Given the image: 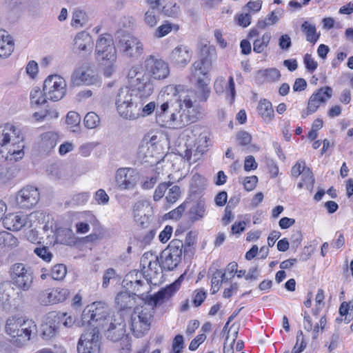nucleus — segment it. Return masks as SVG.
Instances as JSON below:
<instances>
[{
    "label": "nucleus",
    "instance_id": "obj_1",
    "mask_svg": "<svg viewBox=\"0 0 353 353\" xmlns=\"http://www.w3.org/2000/svg\"><path fill=\"white\" fill-rule=\"evenodd\" d=\"M164 101L160 105L157 104L156 110V122L161 127L171 128L174 111L181 105V101H188L186 99L185 90L183 86L169 85L164 91ZM189 103H186L188 105Z\"/></svg>",
    "mask_w": 353,
    "mask_h": 353
},
{
    "label": "nucleus",
    "instance_id": "obj_2",
    "mask_svg": "<svg viewBox=\"0 0 353 353\" xmlns=\"http://www.w3.org/2000/svg\"><path fill=\"white\" fill-rule=\"evenodd\" d=\"M23 136L14 125L0 126V159L18 161L24 155Z\"/></svg>",
    "mask_w": 353,
    "mask_h": 353
},
{
    "label": "nucleus",
    "instance_id": "obj_3",
    "mask_svg": "<svg viewBox=\"0 0 353 353\" xmlns=\"http://www.w3.org/2000/svg\"><path fill=\"white\" fill-rule=\"evenodd\" d=\"M114 316L115 315H110L109 307L105 303L94 302L87 305L83 310L81 321L78 322V326L90 327L85 330L89 332L97 330L99 335V330L106 328Z\"/></svg>",
    "mask_w": 353,
    "mask_h": 353
},
{
    "label": "nucleus",
    "instance_id": "obj_4",
    "mask_svg": "<svg viewBox=\"0 0 353 353\" xmlns=\"http://www.w3.org/2000/svg\"><path fill=\"white\" fill-rule=\"evenodd\" d=\"M186 99H189V105H186L188 101H181V105L174 111L170 128L181 129L190 124L194 123L199 116V112L194 105L198 98L194 96V90H185Z\"/></svg>",
    "mask_w": 353,
    "mask_h": 353
},
{
    "label": "nucleus",
    "instance_id": "obj_5",
    "mask_svg": "<svg viewBox=\"0 0 353 353\" xmlns=\"http://www.w3.org/2000/svg\"><path fill=\"white\" fill-rule=\"evenodd\" d=\"M212 68V61L210 58L205 57L196 61L192 64V73L194 77L197 78L196 83V90L194 91V96L198 98L199 101L205 102L208 100L210 89L208 87L210 78L208 74Z\"/></svg>",
    "mask_w": 353,
    "mask_h": 353
},
{
    "label": "nucleus",
    "instance_id": "obj_6",
    "mask_svg": "<svg viewBox=\"0 0 353 353\" xmlns=\"http://www.w3.org/2000/svg\"><path fill=\"white\" fill-rule=\"evenodd\" d=\"M97 59L104 65V75L110 77L113 71L114 64L117 60V50L113 39L110 34L99 37L96 43Z\"/></svg>",
    "mask_w": 353,
    "mask_h": 353
},
{
    "label": "nucleus",
    "instance_id": "obj_7",
    "mask_svg": "<svg viewBox=\"0 0 353 353\" xmlns=\"http://www.w3.org/2000/svg\"><path fill=\"white\" fill-rule=\"evenodd\" d=\"M134 92L128 87L121 88L118 91L115 104L117 112L123 118L134 120V117L139 114L140 107L137 102L141 98Z\"/></svg>",
    "mask_w": 353,
    "mask_h": 353
},
{
    "label": "nucleus",
    "instance_id": "obj_8",
    "mask_svg": "<svg viewBox=\"0 0 353 353\" xmlns=\"http://www.w3.org/2000/svg\"><path fill=\"white\" fill-rule=\"evenodd\" d=\"M9 272L11 282L16 288L24 292L32 289L34 276L30 266L16 263L10 267Z\"/></svg>",
    "mask_w": 353,
    "mask_h": 353
},
{
    "label": "nucleus",
    "instance_id": "obj_9",
    "mask_svg": "<svg viewBox=\"0 0 353 353\" xmlns=\"http://www.w3.org/2000/svg\"><path fill=\"white\" fill-rule=\"evenodd\" d=\"M141 265H143V269L145 268L146 265L148 266V270L143 272L146 284L157 285L159 279L162 277L163 269L159 257L152 253H145L141 259Z\"/></svg>",
    "mask_w": 353,
    "mask_h": 353
},
{
    "label": "nucleus",
    "instance_id": "obj_10",
    "mask_svg": "<svg viewBox=\"0 0 353 353\" xmlns=\"http://www.w3.org/2000/svg\"><path fill=\"white\" fill-rule=\"evenodd\" d=\"M117 48L123 56L137 58L143 53V44L137 38L124 34V32H119L117 33Z\"/></svg>",
    "mask_w": 353,
    "mask_h": 353
},
{
    "label": "nucleus",
    "instance_id": "obj_11",
    "mask_svg": "<svg viewBox=\"0 0 353 353\" xmlns=\"http://www.w3.org/2000/svg\"><path fill=\"white\" fill-rule=\"evenodd\" d=\"M43 91L48 100L59 101L66 92L65 80L57 74L50 75L44 81Z\"/></svg>",
    "mask_w": 353,
    "mask_h": 353
},
{
    "label": "nucleus",
    "instance_id": "obj_12",
    "mask_svg": "<svg viewBox=\"0 0 353 353\" xmlns=\"http://www.w3.org/2000/svg\"><path fill=\"white\" fill-rule=\"evenodd\" d=\"M139 180V172L135 169L131 168H119L114 176L115 185L121 191L134 189Z\"/></svg>",
    "mask_w": 353,
    "mask_h": 353
},
{
    "label": "nucleus",
    "instance_id": "obj_13",
    "mask_svg": "<svg viewBox=\"0 0 353 353\" xmlns=\"http://www.w3.org/2000/svg\"><path fill=\"white\" fill-rule=\"evenodd\" d=\"M65 314L56 312L48 313L41 326V336L44 340H50L59 332V329Z\"/></svg>",
    "mask_w": 353,
    "mask_h": 353
},
{
    "label": "nucleus",
    "instance_id": "obj_14",
    "mask_svg": "<svg viewBox=\"0 0 353 353\" xmlns=\"http://www.w3.org/2000/svg\"><path fill=\"white\" fill-rule=\"evenodd\" d=\"M78 353H99V335L98 331L94 330V332L85 330L81 334L77 343Z\"/></svg>",
    "mask_w": 353,
    "mask_h": 353
},
{
    "label": "nucleus",
    "instance_id": "obj_15",
    "mask_svg": "<svg viewBox=\"0 0 353 353\" xmlns=\"http://www.w3.org/2000/svg\"><path fill=\"white\" fill-rule=\"evenodd\" d=\"M145 67L148 75L154 79H164L170 74L168 64L162 59H155L153 56L146 59Z\"/></svg>",
    "mask_w": 353,
    "mask_h": 353
},
{
    "label": "nucleus",
    "instance_id": "obj_16",
    "mask_svg": "<svg viewBox=\"0 0 353 353\" xmlns=\"http://www.w3.org/2000/svg\"><path fill=\"white\" fill-rule=\"evenodd\" d=\"M39 201V192L37 188L28 185L17 194V202L21 208L30 209Z\"/></svg>",
    "mask_w": 353,
    "mask_h": 353
},
{
    "label": "nucleus",
    "instance_id": "obj_17",
    "mask_svg": "<svg viewBox=\"0 0 353 353\" xmlns=\"http://www.w3.org/2000/svg\"><path fill=\"white\" fill-rule=\"evenodd\" d=\"M180 281L179 280L174 281L165 288H161L159 292L152 296L144 295L143 297L156 307L168 301L173 294L179 289Z\"/></svg>",
    "mask_w": 353,
    "mask_h": 353
},
{
    "label": "nucleus",
    "instance_id": "obj_18",
    "mask_svg": "<svg viewBox=\"0 0 353 353\" xmlns=\"http://www.w3.org/2000/svg\"><path fill=\"white\" fill-rule=\"evenodd\" d=\"M130 85L131 91H135L139 98L149 97L153 92V84L146 74L139 73L137 78L131 80Z\"/></svg>",
    "mask_w": 353,
    "mask_h": 353
},
{
    "label": "nucleus",
    "instance_id": "obj_19",
    "mask_svg": "<svg viewBox=\"0 0 353 353\" xmlns=\"http://www.w3.org/2000/svg\"><path fill=\"white\" fill-rule=\"evenodd\" d=\"M70 292L66 288H57L41 292L39 295V301L43 305H48L64 301Z\"/></svg>",
    "mask_w": 353,
    "mask_h": 353
},
{
    "label": "nucleus",
    "instance_id": "obj_20",
    "mask_svg": "<svg viewBox=\"0 0 353 353\" xmlns=\"http://www.w3.org/2000/svg\"><path fill=\"white\" fill-rule=\"evenodd\" d=\"M71 83L74 86H79L81 85H99L98 76L95 74L92 71L83 70L81 68H79L73 72L71 76Z\"/></svg>",
    "mask_w": 353,
    "mask_h": 353
},
{
    "label": "nucleus",
    "instance_id": "obj_21",
    "mask_svg": "<svg viewBox=\"0 0 353 353\" xmlns=\"http://www.w3.org/2000/svg\"><path fill=\"white\" fill-rule=\"evenodd\" d=\"M125 323L123 317L114 316V318L109 322L106 336L113 342L122 339L125 334Z\"/></svg>",
    "mask_w": 353,
    "mask_h": 353
},
{
    "label": "nucleus",
    "instance_id": "obj_22",
    "mask_svg": "<svg viewBox=\"0 0 353 353\" xmlns=\"http://www.w3.org/2000/svg\"><path fill=\"white\" fill-rule=\"evenodd\" d=\"M332 96V88L330 86H325L318 89L310 97L307 106L312 112H316L321 103H324L327 99Z\"/></svg>",
    "mask_w": 353,
    "mask_h": 353
},
{
    "label": "nucleus",
    "instance_id": "obj_23",
    "mask_svg": "<svg viewBox=\"0 0 353 353\" xmlns=\"http://www.w3.org/2000/svg\"><path fill=\"white\" fill-rule=\"evenodd\" d=\"M192 52L184 45L176 46L170 55V61L181 67L185 66L191 60Z\"/></svg>",
    "mask_w": 353,
    "mask_h": 353
},
{
    "label": "nucleus",
    "instance_id": "obj_24",
    "mask_svg": "<svg viewBox=\"0 0 353 353\" xmlns=\"http://www.w3.org/2000/svg\"><path fill=\"white\" fill-rule=\"evenodd\" d=\"M143 317H141L137 313L132 312L130 315V323L133 334L137 337H142L150 330L152 322L145 321Z\"/></svg>",
    "mask_w": 353,
    "mask_h": 353
},
{
    "label": "nucleus",
    "instance_id": "obj_25",
    "mask_svg": "<svg viewBox=\"0 0 353 353\" xmlns=\"http://www.w3.org/2000/svg\"><path fill=\"white\" fill-rule=\"evenodd\" d=\"M135 296H139L136 293L130 294L128 292H121L117 294L115 298V303L119 312L117 316L123 317L125 310L131 309L135 302Z\"/></svg>",
    "mask_w": 353,
    "mask_h": 353
},
{
    "label": "nucleus",
    "instance_id": "obj_26",
    "mask_svg": "<svg viewBox=\"0 0 353 353\" xmlns=\"http://www.w3.org/2000/svg\"><path fill=\"white\" fill-rule=\"evenodd\" d=\"M74 46L79 52H90L93 48V41L88 32L82 31L75 36Z\"/></svg>",
    "mask_w": 353,
    "mask_h": 353
},
{
    "label": "nucleus",
    "instance_id": "obj_27",
    "mask_svg": "<svg viewBox=\"0 0 353 353\" xmlns=\"http://www.w3.org/2000/svg\"><path fill=\"white\" fill-rule=\"evenodd\" d=\"M27 216L17 214H10L3 220L5 227L10 230L19 231L26 224Z\"/></svg>",
    "mask_w": 353,
    "mask_h": 353
},
{
    "label": "nucleus",
    "instance_id": "obj_28",
    "mask_svg": "<svg viewBox=\"0 0 353 353\" xmlns=\"http://www.w3.org/2000/svg\"><path fill=\"white\" fill-rule=\"evenodd\" d=\"M255 81L258 83L274 82L281 77L280 71L274 68L259 70L256 72Z\"/></svg>",
    "mask_w": 353,
    "mask_h": 353
},
{
    "label": "nucleus",
    "instance_id": "obj_29",
    "mask_svg": "<svg viewBox=\"0 0 353 353\" xmlns=\"http://www.w3.org/2000/svg\"><path fill=\"white\" fill-rule=\"evenodd\" d=\"M141 296L142 303L135 307L133 312L137 313L141 317H143V319L145 320V321H150L152 322L154 314V307L143 297V292L141 294Z\"/></svg>",
    "mask_w": 353,
    "mask_h": 353
},
{
    "label": "nucleus",
    "instance_id": "obj_30",
    "mask_svg": "<svg viewBox=\"0 0 353 353\" xmlns=\"http://www.w3.org/2000/svg\"><path fill=\"white\" fill-rule=\"evenodd\" d=\"M14 50V42L8 33L0 29V57H7Z\"/></svg>",
    "mask_w": 353,
    "mask_h": 353
},
{
    "label": "nucleus",
    "instance_id": "obj_31",
    "mask_svg": "<svg viewBox=\"0 0 353 353\" xmlns=\"http://www.w3.org/2000/svg\"><path fill=\"white\" fill-rule=\"evenodd\" d=\"M257 111L265 122H270L274 119V113L272 103L265 99L260 100Z\"/></svg>",
    "mask_w": 353,
    "mask_h": 353
},
{
    "label": "nucleus",
    "instance_id": "obj_32",
    "mask_svg": "<svg viewBox=\"0 0 353 353\" xmlns=\"http://www.w3.org/2000/svg\"><path fill=\"white\" fill-rule=\"evenodd\" d=\"M161 264L164 270H173L181 262V258L174 256L168 251H163L160 256Z\"/></svg>",
    "mask_w": 353,
    "mask_h": 353
},
{
    "label": "nucleus",
    "instance_id": "obj_33",
    "mask_svg": "<svg viewBox=\"0 0 353 353\" xmlns=\"http://www.w3.org/2000/svg\"><path fill=\"white\" fill-rule=\"evenodd\" d=\"M205 212V203L203 201H199L190 207L188 212L189 219L192 223L199 221L204 216Z\"/></svg>",
    "mask_w": 353,
    "mask_h": 353
},
{
    "label": "nucleus",
    "instance_id": "obj_34",
    "mask_svg": "<svg viewBox=\"0 0 353 353\" xmlns=\"http://www.w3.org/2000/svg\"><path fill=\"white\" fill-rule=\"evenodd\" d=\"M21 330L23 334V342L28 341L32 335L37 332V327L34 321L23 319L21 322Z\"/></svg>",
    "mask_w": 353,
    "mask_h": 353
},
{
    "label": "nucleus",
    "instance_id": "obj_35",
    "mask_svg": "<svg viewBox=\"0 0 353 353\" xmlns=\"http://www.w3.org/2000/svg\"><path fill=\"white\" fill-rule=\"evenodd\" d=\"M58 134L53 132H47L41 135V145L44 151L49 152L57 144Z\"/></svg>",
    "mask_w": 353,
    "mask_h": 353
},
{
    "label": "nucleus",
    "instance_id": "obj_36",
    "mask_svg": "<svg viewBox=\"0 0 353 353\" xmlns=\"http://www.w3.org/2000/svg\"><path fill=\"white\" fill-rule=\"evenodd\" d=\"M148 98V97H145V99L141 98L139 102H137V105H139L140 110L139 111V114L134 117V119H137L140 117H147L154 111L156 112L157 105H156V103L154 101H151L144 105Z\"/></svg>",
    "mask_w": 353,
    "mask_h": 353
},
{
    "label": "nucleus",
    "instance_id": "obj_37",
    "mask_svg": "<svg viewBox=\"0 0 353 353\" xmlns=\"http://www.w3.org/2000/svg\"><path fill=\"white\" fill-rule=\"evenodd\" d=\"M23 318H9L5 326L6 333L11 337H16L18 335L19 328L21 326Z\"/></svg>",
    "mask_w": 353,
    "mask_h": 353
},
{
    "label": "nucleus",
    "instance_id": "obj_38",
    "mask_svg": "<svg viewBox=\"0 0 353 353\" xmlns=\"http://www.w3.org/2000/svg\"><path fill=\"white\" fill-rule=\"evenodd\" d=\"M301 30L305 34L306 40L314 44L319 39L320 34H316V30L314 25L305 21L301 25Z\"/></svg>",
    "mask_w": 353,
    "mask_h": 353
},
{
    "label": "nucleus",
    "instance_id": "obj_39",
    "mask_svg": "<svg viewBox=\"0 0 353 353\" xmlns=\"http://www.w3.org/2000/svg\"><path fill=\"white\" fill-rule=\"evenodd\" d=\"M184 244L183 241L178 239L172 240L167 248L164 251H168V253H172L174 256L182 259V254Z\"/></svg>",
    "mask_w": 353,
    "mask_h": 353
},
{
    "label": "nucleus",
    "instance_id": "obj_40",
    "mask_svg": "<svg viewBox=\"0 0 353 353\" xmlns=\"http://www.w3.org/2000/svg\"><path fill=\"white\" fill-rule=\"evenodd\" d=\"M73 232L68 228H59L55 233L56 243L68 245L70 243Z\"/></svg>",
    "mask_w": 353,
    "mask_h": 353
},
{
    "label": "nucleus",
    "instance_id": "obj_41",
    "mask_svg": "<svg viewBox=\"0 0 353 353\" xmlns=\"http://www.w3.org/2000/svg\"><path fill=\"white\" fill-rule=\"evenodd\" d=\"M30 98L31 104L37 106L46 103L48 99L39 87H35L31 90Z\"/></svg>",
    "mask_w": 353,
    "mask_h": 353
},
{
    "label": "nucleus",
    "instance_id": "obj_42",
    "mask_svg": "<svg viewBox=\"0 0 353 353\" xmlns=\"http://www.w3.org/2000/svg\"><path fill=\"white\" fill-rule=\"evenodd\" d=\"M271 39V34L270 32L263 34L261 39H256L253 42V50L256 53H261L264 51L265 48L268 46Z\"/></svg>",
    "mask_w": 353,
    "mask_h": 353
},
{
    "label": "nucleus",
    "instance_id": "obj_43",
    "mask_svg": "<svg viewBox=\"0 0 353 353\" xmlns=\"http://www.w3.org/2000/svg\"><path fill=\"white\" fill-rule=\"evenodd\" d=\"M18 245V239L8 232H0V245L4 247H16Z\"/></svg>",
    "mask_w": 353,
    "mask_h": 353
},
{
    "label": "nucleus",
    "instance_id": "obj_44",
    "mask_svg": "<svg viewBox=\"0 0 353 353\" xmlns=\"http://www.w3.org/2000/svg\"><path fill=\"white\" fill-rule=\"evenodd\" d=\"M83 123L88 129H94L100 123L99 117L94 112L87 113L84 117Z\"/></svg>",
    "mask_w": 353,
    "mask_h": 353
},
{
    "label": "nucleus",
    "instance_id": "obj_45",
    "mask_svg": "<svg viewBox=\"0 0 353 353\" xmlns=\"http://www.w3.org/2000/svg\"><path fill=\"white\" fill-rule=\"evenodd\" d=\"M143 207L144 205L141 201L136 203L133 207V214L134 221L141 227H145V224L148 221V217H146L145 214H143V216H141V219L139 218V212H141L142 211Z\"/></svg>",
    "mask_w": 353,
    "mask_h": 353
},
{
    "label": "nucleus",
    "instance_id": "obj_46",
    "mask_svg": "<svg viewBox=\"0 0 353 353\" xmlns=\"http://www.w3.org/2000/svg\"><path fill=\"white\" fill-rule=\"evenodd\" d=\"M160 10H148L145 13L144 20L145 23L150 27H154L157 25Z\"/></svg>",
    "mask_w": 353,
    "mask_h": 353
},
{
    "label": "nucleus",
    "instance_id": "obj_47",
    "mask_svg": "<svg viewBox=\"0 0 353 353\" xmlns=\"http://www.w3.org/2000/svg\"><path fill=\"white\" fill-rule=\"evenodd\" d=\"M66 274V267L63 264H57L52 268L51 276L54 280H62Z\"/></svg>",
    "mask_w": 353,
    "mask_h": 353
},
{
    "label": "nucleus",
    "instance_id": "obj_48",
    "mask_svg": "<svg viewBox=\"0 0 353 353\" xmlns=\"http://www.w3.org/2000/svg\"><path fill=\"white\" fill-rule=\"evenodd\" d=\"M171 182H163L158 185L153 195V199L155 201H159L165 194V191L172 186Z\"/></svg>",
    "mask_w": 353,
    "mask_h": 353
},
{
    "label": "nucleus",
    "instance_id": "obj_49",
    "mask_svg": "<svg viewBox=\"0 0 353 353\" xmlns=\"http://www.w3.org/2000/svg\"><path fill=\"white\" fill-rule=\"evenodd\" d=\"M181 195V189L179 185H172L169 188L168 194L165 199L170 203H175Z\"/></svg>",
    "mask_w": 353,
    "mask_h": 353
},
{
    "label": "nucleus",
    "instance_id": "obj_50",
    "mask_svg": "<svg viewBox=\"0 0 353 353\" xmlns=\"http://www.w3.org/2000/svg\"><path fill=\"white\" fill-rule=\"evenodd\" d=\"M59 116V114L57 111L54 108H48L45 110V112L43 113H39L35 112L34 114V117L37 119H46L50 120L52 119L57 118Z\"/></svg>",
    "mask_w": 353,
    "mask_h": 353
},
{
    "label": "nucleus",
    "instance_id": "obj_51",
    "mask_svg": "<svg viewBox=\"0 0 353 353\" xmlns=\"http://www.w3.org/2000/svg\"><path fill=\"white\" fill-rule=\"evenodd\" d=\"M85 21L86 14L83 10L77 9L73 12L72 20V25H81L82 26Z\"/></svg>",
    "mask_w": 353,
    "mask_h": 353
},
{
    "label": "nucleus",
    "instance_id": "obj_52",
    "mask_svg": "<svg viewBox=\"0 0 353 353\" xmlns=\"http://www.w3.org/2000/svg\"><path fill=\"white\" fill-rule=\"evenodd\" d=\"M34 252L43 261L49 262L51 261L52 254L49 251V249L46 246L38 247L34 250Z\"/></svg>",
    "mask_w": 353,
    "mask_h": 353
},
{
    "label": "nucleus",
    "instance_id": "obj_53",
    "mask_svg": "<svg viewBox=\"0 0 353 353\" xmlns=\"http://www.w3.org/2000/svg\"><path fill=\"white\" fill-rule=\"evenodd\" d=\"M81 121V117L79 114L76 112H69L67 114L65 122L68 125L71 127L77 126Z\"/></svg>",
    "mask_w": 353,
    "mask_h": 353
},
{
    "label": "nucleus",
    "instance_id": "obj_54",
    "mask_svg": "<svg viewBox=\"0 0 353 353\" xmlns=\"http://www.w3.org/2000/svg\"><path fill=\"white\" fill-rule=\"evenodd\" d=\"M95 200L99 205H107L109 202L110 197L103 189H99L95 192Z\"/></svg>",
    "mask_w": 353,
    "mask_h": 353
},
{
    "label": "nucleus",
    "instance_id": "obj_55",
    "mask_svg": "<svg viewBox=\"0 0 353 353\" xmlns=\"http://www.w3.org/2000/svg\"><path fill=\"white\" fill-rule=\"evenodd\" d=\"M303 61L306 69L310 72H314L318 67V63L314 60L310 54H306L304 56Z\"/></svg>",
    "mask_w": 353,
    "mask_h": 353
},
{
    "label": "nucleus",
    "instance_id": "obj_56",
    "mask_svg": "<svg viewBox=\"0 0 353 353\" xmlns=\"http://www.w3.org/2000/svg\"><path fill=\"white\" fill-rule=\"evenodd\" d=\"M258 182V177L256 176H251L245 177L243 181L245 189L247 191H252L254 190Z\"/></svg>",
    "mask_w": 353,
    "mask_h": 353
},
{
    "label": "nucleus",
    "instance_id": "obj_57",
    "mask_svg": "<svg viewBox=\"0 0 353 353\" xmlns=\"http://www.w3.org/2000/svg\"><path fill=\"white\" fill-rule=\"evenodd\" d=\"M159 180V173L151 176L145 177V180L141 183V187L143 190H150L154 188V185Z\"/></svg>",
    "mask_w": 353,
    "mask_h": 353
},
{
    "label": "nucleus",
    "instance_id": "obj_58",
    "mask_svg": "<svg viewBox=\"0 0 353 353\" xmlns=\"http://www.w3.org/2000/svg\"><path fill=\"white\" fill-rule=\"evenodd\" d=\"M305 169V161L303 160H299L295 165L292 166L291 174L294 177H298L304 172Z\"/></svg>",
    "mask_w": 353,
    "mask_h": 353
},
{
    "label": "nucleus",
    "instance_id": "obj_59",
    "mask_svg": "<svg viewBox=\"0 0 353 353\" xmlns=\"http://www.w3.org/2000/svg\"><path fill=\"white\" fill-rule=\"evenodd\" d=\"M179 8L176 6V3L174 5L170 3L163 6L161 12L168 17H175L179 12Z\"/></svg>",
    "mask_w": 353,
    "mask_h": 353
},
{
    "label": "nucleus",
    "instance_id": "obj_60",
    "mask_svg": "<svg viewBox=\"0 0 353 353\" xmlns=\"http://www.w3.org/2000/svg\"><path fill=\"white\" fill-rule=\"evenodd\" d=\"M236 139L239 145H247L251 142L252 137L248 132L245 131H241L237 133Z\"/></svg>",
    "mask_w": 353,
    "mask_h": 353
},
{
    "label": "nucleus",
    "instance_id": "obj_61",
    "mask_svg": "<svg viewBox=\"0 0 353 353\" xmlns=\"http://www.w3.org/2000/svg\"><path fill=\"white\" fill-rule=\"evenodd\" d=\"M186 208V203H183L181 204L179 206H178L174 210L170 211L168 214L169 217L172 219L178 220L180 219L182 216V214L185 211Z\"/></svg>",
    "mask_w": 353,
    "mask_h": 353
},
{
    "label": "nucleus",
    "instance_id": "obj_62",
    "mask_svg": "<svg viewBox=\"0 0 353 353\" xmlns=\"http://www.w3.org/2000/svg\"><path fill=\"white\" fill-rule=\"evenodd\" d=\"M183 347V336L181 334H177L173 341L172 350L173 353H181Z\"/></svg>",
    "mask_w": 353,
    "mask_h": 353
},
{
    "label": "nucleus",
    "instance_id": "obj_63",
    "mask_svg": "<svg viewBox=\"0 0 353 353\" xmlns=\"http://www.w3.org/2000/svg\"><path fill=\"white\" fill-rule=\"evenodd\" d=\"M279 46L281 50H288L292 46V41L288 34H283L279 39Z\"/></svg>",
    "mask_w": 353,
    "mask_h": 353
},
{
    "label": "nucleus",
    "instance_id": "obj_64",
    "mask_svg": "<svg viewBox=\"0 0 353 353\" xmlns=\"http://www.w3.org/2000/svg\"><path fill=\"white\" fill-rule=\"evenodd\" d=\"M172 231L173 228L172 226L166 225L163 230L161 231L159 234V241L163 243H166L170 239Z\"/></svg>",
    "mask_w": 353,
    "mask_h": 353
}]
</instances>
